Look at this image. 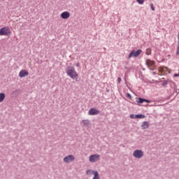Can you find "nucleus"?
Returning <instances> with one entry per match:
<instances>
[{
	"label": "nucleus",
	"instance_id": "obj_1",
	"mask_svg": "<svg viewBox=\"0 0 179 179\" xmlns=\"http://www.w3.org/2000/svg\"><path fill=\"white\" fill-rule=\"evenodd\" d=\"M66 73H67L68 76L71 78V79H78V78H79V75H78L73 66H68L66 69Z\"/></svg>",
	"mask_w": 179,
	"mask_h": 179
},
{
	"label": "nucleus",
	"instance_id": "obj_19",
	"mask_svg": "<svg viewBox=\"0 0 179 179\" xmlns=\"http://www.w3.org/2000/svg\"><path fill=\"white\" fill-rule=\"evenodd\" d=\"M146 55H150L152 54V49L151 48H148L145 51Z\"/></svg>",
	"mask_w": 179,
	"mask_h": 179
},
{
	"label": "nucleus",
	"instance_id": "obj_2",
	"mask_svg": "<svg viewBox=\"0 0 179 179\" xmlns=\"http://www.w3.org/2000/svg\"><path fill=\"white\" fill-rule=\"evenodd\" d=\"M10 34H12V31L9 27H4L0 29V36H10Z\"/></svg>",
	"mask_w": 179,
	"mask_h": 179
},
{
	"label": "nucleus",
	"instance_id": "obj_21",
	"mask_svg": "<svg viewBox=\"0 0 179 179\" xmlns=\"http://www.w3.org/2000/svg\"><path fill=\"white\" fill-rule=\"evenodd\" d=\"M136 115H134V114L130 115V118L131 119L136 118Z\"/></svg>",
	"mask_w": 179,
	"mask_h": 179
},
{
	"label": "nucleus",
	"instance_id": "obj_17",
	"mask_svg": "<svg viewBox=\"0 0 179 179\" xmlns=\"http://www.w3.org/2000/svg\"><path fill=\"white\" fill-rule=\"evenodd\" d=\"M136 118H138L139 120H142L143 118H146V116H145V115H142V114L136 115Z\"/></svg>",
	"mask_w": 179,
	"mask_h": 179
},
{
	"label": "nucleus",
	"instance_id": "obj_5",
	"mask_svg": "<svg viewBox=\"0 0 179 179\" xmlns=\"http://www.w3.org/2000/svg\"><path fill=\"white\" fill-rule=\"evenodd\" d=\"M89 160L90 163H96V162H99L100 160V155L94 154V155H90L89 157Z\"/></svg>",
	"mask_w": 179,
	"mask_h": 179
},
{
	"label": "nucleus",
	"instance_id": "obj_23",
	"mask_svg": "<svg viewBox=\"0 0 179 179\" xmlns=\"http://www.w3.org/2000/svg\"><path fill=\"white\" fill-rule=\"evenodd\" d=\"M121 80H122L121 78L119 77L117 78L118 83H121Z\"/></svg>",
	"mask_w": 179,
	"mask_h": 179
},
{
	"label": "nucleus",
	"instance_id": "obj_14",
	"mask_svg": "<svg viewBox=\"0 0 179 179\" xmlns=\"http://www.w3.org/2000/svg\"><path fill=\"white\" fill-rule=\"evenodd\" d=\"M82 122L85 127H89L90 125V121L89 120H83Z\"/></svg>",
	"mask_w": 179,
	"mask_h": 179
},
{
	"label": "nucleus",
	"instance_id": "obj_24",
	"mask_svg": "<svg viewBox=\"0 0 179 179\" xmlns=\"http://www.w3.org/2000/svg\"><path fill=\"white\" fill-rule=\"evenodd\" d=\"M127 97H128L129 99H131V94H127Z\"/></svg>",
	"mask_w": 179,
	"mask_h": 179
},
{
	"label": "nucleus",
	"instance_id": "obj_25",
	"mask_svg": "<svg viewBox=\"0 0 179 179\" xmlns=\"http://www.w3.org/2000/svg\"><path fill=\"white\" fill-rule=\"evenodd\" d=\"M79 65H80V64H79V63H78V64H76V66H79Z\"/></svg>",
	"mask_w": 179,
	"mask_h": 179
},
{
	"label": "nucleus",
	"instance_id": "obj_4",
	"mask_svg": "<svg viewBox=\"0 0 179 179\" xmlns=\"http://www.w3.org/2000/svg\"><path fill=\"white\" fill-rule=\"evenodd\" d=\"M143 155H144L143 151L141 150H136L133 152V156L134 157H135V159H142V157H143Z\"/></svg>",
	"mask_w": 179,
	"mask_h": 179
},
{
	"label": "nucleus",
	"instance_id": "obj_12",
	"mask_svg": "<svg viewBox=\"0 0 179 179\" xmlns=\"http://www.w3.org/2000/svg\"><path fill=\"white\" fill-rule=\"evenodd\" d=\"M149 122H143L141 124V128L142 129H148L149 128Z\"/></svg>",
	"mask_w": 179,
	"mask_h": 179
},
{
	"label": "nucleus",
	"instance_id": "obj_20",
	"mask_svg": "<svg viewBox=\"0 0 179 179\" xmlns=\"http://www.w3.org/2000/svg\"><path fill=\"white\" fill-rule=\"evenodd\" d=\"M136 2H138V3H139L140 5H143L145 0H136Z\"/></svg>",
	"mask_w": 179,
	"mask_h": 179
},
{
	"label": "nucleus",
	"instance_id": "obj_13",
	"mask_svg": "<svg viewBox=\"0 0 179 179\" xmlns=\"http://www.w3.org/2000/svg\"><path fill=\"white\" fill-rule=\"evenodd\" d=\"M159 71L161 72V73H164V72H167V71H169V68L166 66H160L159 68Z\"/></svg>",
	"mask_w": 179,
	"mask_h": 179
},
{
	"label": "nucleus",
	"instance_id": "obj_10",
	"mask_svg": "<svg viewBox=\"0 0 179 179\" xmlns=\"http://www.w3.org/2000/svg\"><path fill=\"white\" fill-rule=\"evenodd\" d=\"M62 19H69L71 17V13L68 11H64L61 14Z\"/></svg>",
	"mask_w": 179,
	"mask_h": 179
},
{
	"label": "nucleus",
	"instance_id": "obj_22",
	"mask_svg": "<svg viewBox=\"0 0 179 179\" xmlns=\"http://www.w3.org/2000/svg\"><path fill=\"white\" fill-rule=\"evenodd\" d=\"M150 8H151L152 10H155V7L153 6V3L150 4Z\"/></svg>",
	"mask_w": 179,
	"mask_h": 179
},
{
	"label": "nucleus",
	"instance_id": "obj_16",
	"mask_svg": "<svg viewBox=\"0 0 179 179\" xmlns=\"http://www.w3.org/2000/svg\"><path fill=\"white\" fill-rule=\"evenodd\" d=\"M5 94L4 93H0V103H2L3 100H5Z\"/></svg>",
	"mask_w": 179,
	"mask_h": 179
},
{
	"label": "nucleus",
	"instance_id": "obj_11",
	"mask_svg": "<svg viewBox=\"0 0 179 179\" xmlns=\"http://www.w3.org/2000/svg\"><path fill=\"white\" fill-rule=\"evenodd\" d=\"M136 102L138 103V104H142V103H150V101L142 98H138L136 99Z\"/></svg>",
	"mask_w": 179,
	"mask_h": 179
},
{
	"label": "nucleus",
	"instance_id": "obj_3",
	"mask_svg": "<svg viewBox=\"0 0 179 179\" xmlns=\"http://www.w3.org/2000/svg\"><path fill=\"white\" fill-rule=\"evenodd\" d=\"M145 64L149 69H150L151 71H155V69H156V63L155 62V61L147 59Z\"/></svg>",
	"mask_w": 179,
	"mask_h": 179
},
{
	"label": "nucleus",
	"instance_id": "obj_7",
	"mask_svg": "<svg viewBox=\"0 0 179 179\" xmlns=\"http://www.w3.org/2000/svg\"><path fill=\"white\" fill-rule=\"evenodd\" d=\"M64 163H71V162H73L75 160V156L70 155L64 158Z\"/></svg>",
	"mask_w": 179,
	"mask_h": 179
},
{
	"label": "nucleus",
	"instance_id": "obj_6",
	"mask_svg": "<svg viewBox=\"0 0 179 179\" xmlns=\"http://www.w3.org/2000/svg\"><path fill=\"white\" fill-rule=\"evenodd\" d=\"M142 54V50L139 49L138 50H132L131 53L129 55V58H132V57H139Z\"/></svg>",
	"mask_w": 179,
	"mask_h": 179
},
{
	"label": "nucleus",
	"instance_id": "obj_15",
	"mask_svg": "<svg viewBox=\"0 0 179 179\" xmlns=\"http://www.w3.org/2000/svg\"><path fill=\"white\" fill-rule=\"evenodd\" d=\"M94 173H96V171H92V170H87L86 171V174L87 176H93V174H94Z\"/></svg>",
	"mask_w": 179,
	"mask_h": 179
},
{
	"label": "nucleus",
	"instance_id": "obj_9",
	"mask_svg": "<svg viewBox=\"0 0 179 179\" xmlns=\"http://www.w3.org/2000/svg\"><path fill=\"white\" fill-rule=\"evenodd\" d=\"M20 78H25V76H29V71L27 70H21L19 73Z\"/></svg>",
	"mask_w": 179,
	"mask_h": 179
},
{
	"label": "nucleus",
	"instance_id": "obj_18",
	"mask_svg": "<svg viewBox=\"0 0 179 179\" xmlns=\"http://www.w3.org/2000/svg\"><path fill=\"white\" fill-rule=\"evenodd\" d=\"M93 179H100V176H99V172H94V178Z\"/></svg>",
	"mask_w": 179,
	"mask_h": 179
},
{
	"label": "nucleus",
	"instance_id": "obj_8",
	"mask_svg": "<svg viewBox=\"0 0 179 179\" xmlns=\"http://www.w3.org/2000/svg\"><path fill=\"white\" fill-rule=\"evenodd\" d=\"M89 115H97V114H100V110L92 108L91 109H90L89 112H88Z\"/></svg>",
	"mask_w": 179,
	"mask_h": 179
}]
</instances>
